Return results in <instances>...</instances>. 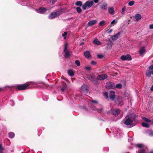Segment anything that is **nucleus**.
Masks as SVG:
<instances>
[{"label": "nucleus", "mask_w": 153, "mask_h": 153, "mask_svg": "<svg viewBox=\"0 0 153 153\" xmlns=\"http://www.w3.org/2000/svg\"><path fill=\"white\" fill-rule=\"evenodd\" d=\"M83 43L82 44V45H83Z\"/></svg>", "instance_id": "13d9d810"}, {"label": "nucleus", "mask_w": 153, "mask_h": 153, "mask_svg": "<svg viewBox=\"0 0 153 153\" xmlns=\"http://www.w3.org/2000/svg\"><path fill=\"white\" fill-rule=\"evenodd\" d=\"M48 9L45 7H41L39 9H36V11L38 13L43 14L48 10Z\"/></svg>", "instance_id": "9d476101"}, {"label": "nucleus", "mask_w": 153, "mask_h": 153, "mask_svg": "<svg viewBox=\"0 0 153 153\" xmlns=\"http://www.w3.org/2000/svg\"><path fill=\"white\" fill-rule=\"evenodd\" d=\"M76 11L78 13H81L82 12V9L81 8L79 7H77L76 8Z\"/></svg>", "instance_id": "4c0bfd02"}, {"label": "nucleus", "mask_w": 153, "mask_h": 153, "mask_svg": "<svg viewBox=\"0 0 153 153\" xmlns=\"http://www.w3.org/2000/svg\"><path fill=\"white\" fill-rule=\"evenodd\" d=\"M110 99L112 100H114L115 97V92L113 91H111L109 94Z\"/></svg>", "instance_id": "dca6fc26"}, {"label": "nucleus", "mask_w": 153, "mask_h": 153, "mask_svg": "<svg viewBox=\"0 0 153 153\" xmlns=\"http://www.w3.org/2000/svg\"><path fill=\"white\" fill-rule=\"evenodd\" d=\"M121 59L123 61L126 60H130L131 59V58L130 55L127 54L126 56H122L121 57Z\"/></svg>", "instance_id": "9b49d317"}, {"label": "nucleus", "mask_w": 153, "mask_h": 153, "mask_svg": "<svg viewBox=\"0 0 153 153\" xmlns=\"http://www.w3.org/2000/svg\"><path fill=\"white\" fill-rule=\"evenodd\" d=\"M75 5L77 6H81L82 5V2L81 1H78L76 2Z\"/></svg>", "instance_id": "c85d7f7f"}, {"label": "nucleus", "mask_w": 153, "mask_h": 153, "mask_svg": "<svg viewBox=\"0 0 153 153\" xmlns=\"http://www.w3.org/2000/svg\"><path fill=\"white\" fill-rule=\"evenodd\" d=\"M107 75L105 74L99 75L97 77V79L98 80H103L106 79L107 78Z\"/></svg>", "instance_id": "4468645a"}, {"label": "nucleus", "mask_w": 153, "mask_h": 153, "mask_svg": "<svg viewBox=\"0 0 153 153\" xmlns=\"http://www.w3.org/2000/svg\"><path fill=\"white\" fill-rule=\"evenodd\" d=\"M67 87V85H63L62 87L61 88V90L62 91H64L65 89Z\"/></svg>", "instance_id": "c9c22d12"}, {"label": "nucleus", "mask_w": 153, "mask_h": 153, "mask_svg": "<svg viewBox=\"0 0 153 153\" xmlns=\"http://www.w3.org/2000/svg\"><path fill=\"white\" fill-rule=\"evenodd\" d=\"M115 103L118 105H123L122 99L121 97H119L115 100Z\"/></svg>", "instance_id": "f8f14e48"}, {"label": "nucleus", "mask_w": 153, "mask_h": 153, "mask_svg": "<svg viewBox=\"0 0 153 153\" xmlns=\"http://www.w3.org/2000/svg\"><path fill=\"white\" fill-rule=\"evenodd\" d=\"M67 35V32H65L63 34H62V36L63 37H64V39H66V37L65 36L66 35Z\"/></svg>", "instance_id": "79ce46f5"}, {"label": "nucleus", "mask_w": 153, "mask_h": 153, "mask_svg": "<svg viewBox=\"0 0 153 153\" xmlns=\"http://www.w3.org/2000/svg\"><path fill=\"white\" fill-rule=\"evenodd\" d=\"M112 31H113V30H112V29H110L109 30H108V33H111Z\"/></svg>", "instance_id": "864d4df0"}, {"label": "nucleus", "mask_w": 153, "mask_h": 153, "mask_svg": "<svg viewBox=\"0 0 153 153\" xmlns=\"http://www.w3.org/2000/svg\"><path fill=\"white\" fill-rule=\"evenodd\" d=\"M31 83H33V85H36V83L33 82H27L25 84L18 85L16 86V88L18 90H22L27 89L28 86L31 84Z\"/></svg>", "instance_id": "f03ea898"}, {"label": "nucleus", "mask_w": 153, "mask_h": 153, "mask_svg": "<svg viewBox=\"0 0 153 153\" xmlns=\"http://www.w3.org/2000/svg\"><path fill=\"white\" fill-rule=\"evenodd\" d=\"M117 22L116 19H114L111 23L110 25H109V27H111L112 26H113L117 23Z\"/></svg>", "instance_id": "a878e982"}, {"label": "nucleus", "mask_w": 153, "mask_h": 153, "mask_svg": "<svg viewBox=\"0 0 153 153\" xmlns=\"http://www.w3.org/2000/svg\"><path fill=\"white\" fill-rule=\"evenodd\" d=\"M146 50L144 47H141L139 51V53L140 55H143L145 52Z\"/></svg>", "instance_id": "4be33fe9"}, {"label": "nucleus", "mask_w": 153, "mask_h": 153, "mask_svg": "<svg viewBox=\"0 0 153 153\" xmlns=\"http://www.w3.org/2000/svg\"><path fill=\"white\" fill-rule=\"evenodd\" d=\"M97 111H98V112H99V113H100L101 112H102V109H97V110H96Z\"/></svg>", "instance_id": "09e8293b"}, {"label": "nucleus", "mask_w": 153, "mask_h": 153, "mask_svg": "<svg viewBox=\"0 0 153 153\" xmlns=\"http://www.w3.org/2000/svg\"><path fill=\"white\" fill-rule=\"evenodd\" d=\"M148 133L150 136H153V131H148Z\"/></svg>", "instance_id": "ea45409f"}, {"label": "nucleus", "mask_w": 153, "mask_h": 153, "mask_svg": "<svg viewBox=\"0 0 153 153\" xmlns=\"http://www.w3.org/2000/svg\"><path fill=\"white\" fill-rule=\"evenodd\" d=\"M88 79L93 82H94L95 81L94 76L93 75H88Z\"/></svg>", "instance_id": "f3484780"}, {"label": "nucleus", "mask_w": 153, "mask_h": 153, "mask_svg": "<svg viewBox=\"0 0 153 153\" xmlns=\"http://www.w3.org/2000/svg\"><path fill=\"white\" fill-rule=\"evenodd\" d=\"M107 4L106 3H104L100 6V8L103 10H105L107 7Z\"/></svg>", "instance_id": "b1692460"}, {"label": "nucleus", "mask_w": 153, "mask_h": 153, "mask_svg": "<svg viewBox=\"0 0 153 153\" xmlns=\"http://www.w3.org/2000/svg\"><path fill=\"white\" fill-rule=\"evenodd\" d=\"M68 74L71 76H73L74 75V72L72 70H69L68 71Z\"/></svg>", "instance_id": "393cba45"}, {"label": "nucleus", "mask_w": 153, "mask_h": 153, "mask_svg": "<svg viewBox=\"0 0 153 153\" xmlns=\"http://www.w3.org/2000/svg\"><path fill=\"white\" fill-rule=\"evenodd\" d=\"M126 7L124 6L123 7L122 9V13H124L126 10Z\"/></svg>", "instance_id": "a19ab883"}, {"label": "nucleus", "mask_w": 153, "mask_h": 153, "mask_svg": "<svg viewBox=\"0 0 153 153\" xmlns=\"http://www.w3.org/2000/svg\"><path fill=\"white\" fill-rule=\"evenodd\" d=\"M129 153L128 152V153Z\"/></svg>", "instance_id": "bf43d9fd"}, {"label": "nucleus", "mask_w": 153, "mask_h": 153, "mask_svg": "<svg viewBox=\"0 0 153 153\" xmlns=\"http://www.w3.org/2000/svg\"><path fill=\"white\" fill-rule=\"evenodd\" d=\"M9 137L10 138H12L14 137L15 136V134L13 133L12 132H10L9 134Z\"/></svg>", "instance_id": "c756f323"}, {"label": "nucleus", "mask_w": 153, "mask_h": 153, "mask_svg": "<svg viewBox=\"0 0 153 153\" xmlns=\"http://www.w3.org/2000/svg\"><path fill=\"white\" fill-rule=\"evenodd\" d=\"M135 3V1H129L128 3V4L129 6H133Z\"/></svg>", "instance_id": "2f4dec72"}, {"label": "nucleus", "mask_w": 153, "mask_h": 153, "mask_svg": "<svg viewBox=\"0 0 153 153\" xmlns=\"http://www.w3.org/2000/svg\"><path fill=\"white\" fill-rule=\"evenodd\" d=\"M105 22L104 20L101 21L99 23V26H104L105 25Z\"/></svg>", "instance_id": "cd10ccee"}, {"label": "nucleus", "mask_w": 153, "mask_h": 153, "mask_svg": "<svg viewBox=\"0 0 153 153\" xmlns=\"http://www.w3.org/2000/svg\"><path fill=\"white\" fill-rule=\"evenodd\" d=\"M100 0H93L94 2L96 3H97Z\"/></svg>", "instance_id": "603ef678"}, {"label": "nucleus", "mask_w": 153, "mask_h": 153, "mask_svg": "<svg viewBox=\"0 0 153 153\" xmlns=\"http://www.w3.org/2000/svg\"><path fill=\"white\" fill-rule=\"evenodd\" d=\"M111 113L114 115L117 116L120 112L119 110L116 109H111Z\"/></svg>", "instance_id": "2eb2a0df"}, {"label": "nucleus", "mask_w": 153, "mask_h": 153, "mask_svg": "<svg viewBox=\"0 0 153 153\" xmlns=\"http://www.w3.org/2000/svg\"><path fill=\"white\" fill-rule=\"evenodd\" d=\"M105 87L108 89H114L115 88V84L112 82H109L106 84Z\"/></svg>", "instance_id": "1a4fd4ad"}, {"label": "nucleus", "mask_w": 153, "mask_h": 153, "mask_svg": "<svg viewBox=\"0 0 153 153\" xmlns=\"http://www.w3.org/2000/svg\"><path fill=\"white\" fill-rule=\"evenodd\" d=\"M108 13L111 15H114L115 13L114 8L113 7H109L108 8Z\"/></svg>", "instance_id": "6ab92c4d"}, {"label": "nucleus", "mask_w": 153, "mask_h": 153, "mask_svg": "<svg viewBox=\"0 0 153 153\" xmlns=\"http://www.w3.org/2000/svg\"><path fill=\"white\" fill-rule=\"evenodd\" d=\"M62 13L61 10H57L56 11L53 12L50 14L48 18L49 19H52L59 16Z\"/></svg>", "instance_id": "20e7f679"}, {"label": "nucleus", "mask_w": 153, "mask_h": 153, "mask_svg": "<svg viewBox=\"0 0 153 153\" xmlns=\"http://www.w3.org/2000/svg\"><path fill=\"white\" fill-rule=\"evenodd\" d=\"M91 102L95 103H98L97 101L96 100H93L92 101H91Z\"/></svg>", "instance_id": "de8ad7c7"}, {"label": "nucleus", "mask_w": 153, "mask_h": 153, "mask_svg": "<svg viewBox=\"0 0 153 153\" xmlns=\"http://www.w3.org/2000/svg\"><path fill=\"white\" fill-rule=\"evenodd\" d=\"M150 153H153V152H151Z\"/></svg>", "instance_id": "4d7b16f0"}, {"label": "nucleus", "mask_w": 153, "mask_h": 153, "mask_svg": "<svg viewBox=\"0 0 153 153\" xmlns=\"http://www.w3.org/2000/svg\"><path fill=\"white\" fill-rule=\"evenodd\" d=\"M132 140V139L131 137H129L128 138V141H131Z\"/></svg>", "instance_id": "5fc2aeb1"}, {"label": "nucleus", "mask_w": 153, "mask_h": 153, "mask_svg": "<svg viewBox=\"0 0 153 153\" xmlns=\"http://www.w3.org/2000/svg\"><path fill=\"white\" fill-rule=\"evenodd\" d=\"M94 4L93 1L91 0H88L82 6V8L84 10L88 9L91 7Z\"/></svg>", "instance_id": "7ed1b4c3"}, {"label": "nucleus", "mask_w": 153, "mask_h": 153, "mask_svg": "<svg viewBox=\"0 0 153 153\" xmlns=\"http://www.w3.org/2000/svg\"><path fill=\"white\" fill-rule=\"evenodd\" d=\"M82 92L84 93L88 92V87L87 85L83 84L81 87Z\"/></svg>", "instance_id": "ddd939ff"}, {"label": "nucleus", "mask_w": 153, "mask_h": 153, "mask_svg": "<svg viewBox=\"0 0 153 153\" xmlns=\"http://www.w3.org/2000/svg\"><path fill=\"white\" fill-rule=\"evenodd\" d=\"M98 57V58L100 59L102 58L103 57V56L102 55H97Z\"/></svg>", "instance_id": "a18cd8bd"}, {"label": "nucleus", "mask_w": 153, "mask_h": 153, "mask_svg": "<svg viewBox=\"0 0 153 153\" xmlns=\"http://www.w3.org/2000/svg\"><path fill=\"white\" fill-rule=\"evenodd\" d=\"M142 125L143 126L146 128H149L150 126L149 124L145 122H143L142 123Z\"/></svg>", "instance_id": "bb28decb"}, {"label": "nucleus", "mask_w": 153, "mask_h": 153, "mask_svg": "<svg viewBox=\"0 0 153 153\" xmlns=\"http://www.w3.org/2000/svg\"><path fill=\"white\" fill-rule=\"evenodd\" d=\"M4 149L1 144H0V153H3Z\"/></svg>", "instance_id": "e433bc0d"}, {"label": "nucleus", "mask_w": 153, "mask_h": 153, "mask_svg": "<svg viewBox=\"0 0 153 153\" xmlns=\"http://www.w3.org/2000/svg\"><path fill=\"white\" fill-rule=\"evenodd\" d=\"M93 43L94 44L98 45H101V43L97 39H95L93 41Z\"/></svg>", "instance_id": "412c9836"}, {"label": "nucleus", "mask_w": 153, "mask_h": 153, "mask_svg": "<svg viewBox=\"0 0 153 153\" xmlns=\"http://www.w3.org/2000/svg\"><path fill=\"white\" fill-rule=\"evenodd\" d=\"M149 27L151 29H153V24L149 25Z\"/></svg>", "instance_id": "c03bdc74"}, {"label": "nucleus", "mask_w": 153, "mask_h": 153, "mask_svg": "<svg viewBox=\"0 0 153 153\" xmlns=\"http://www.w3.org/2000/svg\"><path fill=\"white\" fill-rule=\"evenodd\" d=\"M151 74L153 75V65L149 67L146 73V76L149 77H151Z\"/></svg>", "instance_id": "39448f33"}, {"label": "nucleus", "mask_w": 153, "mask_h": 153, "mask_svg": "<svg viewBox=\"0 0 153 153\" xmlns=\"http://www.w3.org/2000/svg\"><path fill=\"white\" fill-rule=\"evenodd\" d=\"M76 64L78 66H79L80 65V62L78 60H76L75 62Z\"/></svg>", "instance_id": "58836bf2"}, {"label": "nucleus", "mask_w": 153, "mask_h": 153, "mask_svg": "<svg viewBox=\"0 0 153 153\" xmlns=\"http://www.w3.org/2000/svg\"><path fill=\"white\" fill-rule=\"evenodd\" d=\"M135 146L139 148H142V149L139 151L137 153H146L144 149L146 148V147L142 144H137L135 145Z\"/></svg>", "instance_id": "0eeeda50"}, {"label": "nucleus", "mask_w": 153, "mask_h": 153, "mask_svg": "<svg viewBox=\"0 0 153 153\" xmlns=\"http://www.w3.org/2000/svg\"><path fill=\"white\" fill-rule=\"evenodd\" d=\"M150 89L151 91H153V85L150 88Z\"/></svg>", "instance_id": "6e6d98bb"}, {"label": "nucleus", "mask_w": 153, "mask_h": 153, "mask_svg": "<svg viewBox=\"0 0 153 153\" xmlns=\"http://www.w3.org/2000/svg\"><path fill=\"white\" fill-rule=\"evenodd\" d=\"M6 88H10L11 86H6L5 87L0 88V92L4 91Z\"/></svg>", "instance_id": "7c9ffc66"}, {"label": "nucleus", "mask_w": 153, "mask_h": 153, "mask_svg": "<svg viewBox=\"0 0 153 153\" xmlns=\"http://www.w3.org/2000/svg\"><path fill=\"white\" fill-rule=\"evenodd\" d=\"M103 95L105 97L106 99H108V94L106 92H105L103 93Z\"/></svg>", "instance_id": "72a5a7b5"}, {"label": "nucleus", "mask_w": 153, "mask_h": 153, "mask_svg": "<svg viewBox=\"0 0 153 153\" xmlns=\"http://www.w3.org/2000/svg\"><path fill=\"white\" fill-rule=\"evenodd\" d=\"M122 85L121 84H117L116 85H115V88H122Z\"/></svg>", "instance_id": "473e14b6"}, {"label": "nucleus", "mask_w": 153, "mask_h": 153, "mask_svg": "<svg viewBox=\"0 0 153 153\" xmlns=\"http://www.w3.org/2000/svg\"><path fill=\"white\" fill-rule=\"evenodd\" d=\"M68 44L66 43L64 45V56L66 58H68L70 56V51L67 50Z\"/></svg>", "instance_id": "423d86ee"}, {"label": "nucleus", "mask_w": 153, "mask_h": 153, "mask_svg": "<svg viewBox=\"0 0 153 153\" xmlns=\"http://www.w3.org/2000/svg\"><path fill=\"white\" fill-rule=\"evenodd\" d=\"M120 35V33L119 32L114 35L111 36L109 39V41L111 43L112 42H113L116 40Z\"/></svg>", "instance_id": "6e6552de"}, {"label": "nucleus", "mask_w": 153, "mask_h": 153, "mask_svg": "<svg viewBox=\"0 0 153 153\" xmlns=\"http://www.w3.org/2000/svg\"><path fill=\"white\" fill-rule=\"evenodd\" d=\"M85 69L87 70H90L91 69V67L90 66L85 67Z\"/></svg>", "instance_id": "3c124183"}, {"label": "nucleus", "mask_w": 153, "mask_h": 153, "mask_svg": "<svg viewBox=\"0 0 153 153\" xmlns=\"http://www.w3.org/2000/svg\"><path fill=\"white\" fill-rule=\"evenodd\" d=\"M97 21L96 20H92L89 21L88 22V25L89 26H91L92 25H94L97 23Z\"/></svg>", "instance_id": "a211bd4d"}, {"label": "nucleus", "mask_w": 153, "mask_h": 153, "mask_svg": "<svg viewBox=\"0 0 153 153\" xmlns=\"http://www.w3.org/2000/svg\"><path fill=\"white\" fill-rule=\"evenodd\" d=\"M146 122H151V120L145 117H143L142 118Z\"/></svg>", "instance_id": "f704fd0d"}, {"label": "nucleus", "mask_w": 153, "mask_h": 153, "mask_svg": "<svg viewBox=\"0 0 153 153\" xmlns=\"http://www.w3.org/2000/svg\"><path fill=\"white\" fill-rule=\"evenodd\" d=\"M9 103H10V104L11 106L13 105H14V102L12 100L10 101L9 102Z\"/></svg>", "instance_id": "37998d69"}, {"label": "nucleus", "mask_w": 153, "mask_h": 153, "mask_svg": "<svg viewBox=\"0 0 153 153\" xmlns=\"http://www.w3.org/2000/svg\"><path fill=\"white\" fill-rule=\"evenodd\" d=\"M84 55L85 57L87 58H89L91 57L90 52L88 51L85 52L84 53Z\"/></svg>", "instance_id": "aec40b11"}, {"label": "nucleus", "mask_w": 153, "mask_h": 153, "mask_svg": "<svg viewBox=\"0 0 153 153\" xmlns=\"http://www.w3.org/2000/svg\"><path fill=\"white\" fill-rule=\"evenodd\" d=\"M136 20L138 21L140 20L141 18V15L140 14H137L135 15L134 16Z\"/></svg>", "instance_id": "5701e85b"}, {"label": "nucleus", "mask_w": 153, "mask_h": 153, "mask_svg": "<svg viewBox=\"0 0 153 153\" xmlns=\"http://www.w3.org/2000/svg\"><path fill=\"white\" fill-rule=\"evenodd\" d=\"M127 117L128 118L126 117V120H123L122 123L127 126H129L130 128L131 127L133 126L132 123L133 120L135 119V116L134 115H131V116L128 115Z\"/></svg>", "instance_id": "f257e3e1"}, {"label": "nucleus", "mask_w": 153, "mask_h": 153, "mask_svg": "<svg viewBox=\"0 0 153 153\" xmlns=\"http://www.w3.org/2000/svg\"><path fill=\"white\" fill-rule=\"evenodd\" d=\"M57 0H51L50 2H52L53 4Z\"/></svg>", "instance_id": "8fccbe9b"}, {"label": "nucleus", "mask_w": 153, "mask_h": 153, "mask_svg": "<svg viewBox=\"0 0 153 153\" xmlns=\"http://www.w3.org/2000/svg\"><path fill=\"white\" fill-rule=\"evenodd\" d=\"M91 64L93 65H95L96 64V62L94 61H92L91 62Z\"/></svg>", "instance_id": "49530a36"}]
</instances>
